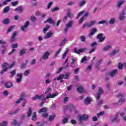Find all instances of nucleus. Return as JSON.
<instances>
[{
  "label": "nucleus",
  "mask_w": 126,
  "mask_h": 126,
  "mask_svg": "<svg viewBox=\"0 0 126 126\" xmlns=\"http://www.w3.org/2000/svg\"><path fill=\"white\" fill-rule=\"evenodd\" d=\"M59 94L58 93H56L55 94H49L48 95L45 97L44 94H42L41 95H36L35 96L32 97V100L33 101H36V100H41L42 102H45L46 101V99H50V98H55V97L58 96Z\"/></svg>",
  "instance_id": "nucleus-1"
},
{
  "label": "nucleus",
  "mask_w": 126,
  "mask_h": 126,
  "mask_svg": "<svg viewBox=\"0 0 126 126\" xmlns=\"http://www.w3.org/2000/svg\"><path fill=\"white\" fill-rule=\"evenodd\" d=\"M126 94H122V93H119L117 95V98H120V100L118 102V105H121L123 103L126 102V98H125Z\"/></svg>",
  "instance_id": "nucleus-2"
},
{
  "label": "nucleus",
  "mask_w": 126,
  "mask_h": 126,
  "mask_svg": "<svg viewBox=\"0 0 126 126\" xmlns=\"http://www.w3.org/2000/svg\"><path fill=\"white\" fill-rule=\"evenodd\" d=\"M47 111L48 108L44 107L38 110V114H42V117H43V118H47V117H48L49 115L48 113H47Z\"/></svg>",
  "instance_id": "nucleus-3"
},
{
  "label": "nucleus",
  "mask_w": 126,
  "mask_h": 126,
  "mask_svg": "<svg viewBox=\"0 0 126 126\" xmlns=\"http://www.w3.org/2000/svg\"><path fill=\"white\" fill-rule=\"evenodd\" d=\"M73 23H74V21L71 20L66 24V28L64 29V34H66V33H67V31H68V29L72 27V25L73 24Z\"/></svg>",
  "instance_id": "nucleus-4"
},
{
  "label": "nucleus",
  "mask_w": 126,
  "mask_h": 126,
  "mask_svg": "<svg viewBox=\"0 0 126 126\" xmlns=\"http://www.w3.org/2000/svg\"><path fill=\"white\" fill-rule=\"evenodd\" d=\"M96 22H97V21H96L95 20H93V21L90 22L89 23H87L83 26L82 29H85V27H87L88 28L92 27V26H93V25H94V24H96Z\"/></svg>",
  "instance_id": "nucleus-5"
},
{
  "label": "nucleus",
  "mask_w": 126,
  "mask_h": 126,
  "mask_svg": "<svg viewBox=\"0 0 126 126\" xmlns=\"http://www.w3.org/2000/svg\"><path fill=\"white\" fill-rule=\"evenodd\" d=\"M89 116L86 114H84L83 115H81L79 116V121L81 124H82L83 121H86L88 120Z\"/></svg>",
  "instance_id": "nucleus-6"
},
{
  "label": "nucleus",
  "mask_w": 126,
  "mask_h": 126,
  "mask_svg": "<svg viewBox=\"0 0 126 126\" xmlns=\"http://www.w3.org/2000/svg\"><path fill=\"white\" fill-rule=\"evenodd\" d=\"M15 65V62H12V64L10 66H9L8 67H5L4 69H2L0 72V74L1 75L3 74V73L6 72V71H7L9 68H12V67H13Z\"/></svg>",
  "instance_id": "nucleus-7"
},
{
  "label": "nucleus",
  "mask_w": 126,
  "mask_h": 126,
  "mask_svg": "<svg viewBox=\"0 0 126 126\" xmlns=\"http://www.w3.org/2000/svg\"><path fill=\"white\" fill-rule=\"evenodd\" d=\"M119 115L120 112H117L114 115L113 118L111 120L112 123H118V122H120V119H119Z\"/></svg>",
  "instance_id": "nucleus-8"
},
{
  "label": "nucleus",
  "mask_w": 126,
  "mask_h": 126,
  "mask_svg": "<svg viewBox=\"0 0 126 126\" xmlns=\"http://www.w3.org/2000/svg\"><path fill=\"white\" fill-rule=\"evenodd\" d=\"M97 38L99 39V42L102 43L105 41L106 36H104L103 33H99L97 36Z\"/></svg>",
  "instance_id": "nucleus-9"
},
{
  "label": "nucleus",
  "mask_w": 126,
  "mask_h": 126,
  "mask_svg": "<svg viewBox=\"0 0 126 126\" xmlns=\"http://www.w3.org/2000/svg\"><path fill=\"white\" fill-rule=\"evenodd\" d=\"M87 50V48H81L78 50H77V48H75L74 49V53H75V54H77V55H79L81 53H84Z\"/></svg>",
  "instance_id": "nucleus-10"
},
{
  "label": "nucleus",
  "mask_w": 126,
  "mask_h": 126,
  "mask_svg": "<svg viewBox=\"0 0 126 126\" xmlns=\"http://www.w3.org/2000/svg\"><path fill=\"white\" fill-rule=\"evenodd\" d=\"M104 92H103V89L102 88H98V91L96 94V100H100V98L101 97V94H103Z\"/></svg>",
  "instance_id": "nucleus-11"
},
{
  "label": "nucleus",
  "mask_w": 126,
  "mask_h": 126,
  "mask_svg": "<svg viewBox=\"0 0 126 126\" xmlns=\"http://www.w3.org/2000/svg\"><path fill=\"white\" fill-rule=\"evenodd\" d=\"M25 96H26V93H22L21 94L20 98L16 101V104H19V103H20L21 101H23V100H24Z\"/></svg>",
  "instance_id": "nucleus-12"
},
{
  "label": "nucleus",
  "mask_w": 126,
  "mask_h": 126,
  "mask_svg": "<svg viewBox=\"0 0 126 126\" xmlns=\"http://www.w3.org/2000/svg\"><path fill=\"white\" fill-rule=\"evenodd\" d=\"M17 78L16 81L17 83H20L22 81V77H23V74L22 73H18L17 74Z\"/></svg>",
  "instance_id": "nucleus-13"
},
{
  "label": "nucleus",
  "mask_w": 126,
  "mask_h": 126,
  "mask_svg": "<svg viewBox=\"0 0 126 126\" xmlns=\"http://www.w3.org/2000/svg\"><path fill=\"white\" fill-rule=\"evenodd\" d=\"M93 100V99L91 97H87L84 99V104L85 105H90V104H91V102H92Z\"/></svg>",
  "instance_id": "nucleus-14"
},
{
  "label": "nucleus",
  "mask_w": 126,
  "mask_h": 126,
  "mask_svg": "<svg viewBox=\"0 0 126 126\" xmlns=\"http://www.w3.org/2000/svg\"><path fill=\"white\" fill-rule=\"evenodd\" d=\"M119 19L120 21H124L126 19V13L121 11L119 14Z\"/></svg>",
  "instance_id": "nucleus-15"
},
{
  "label": "nucleus",
  "mask_w": 126,
  "mask_h": 126,
  "mask_svg": "<svg viewBox=\"0 0 126 126\" xmlns=\"http://www.w3.org/2000/svg\"><path fill=\"white\" fill-rule=\"evenodd\" d=\"M102 62H103V59H100V60H98L97 62L96 63L95 66V68H96L97 70H100V65L102 63Z\"/></svg>",
  "instance_id": "nucleus-16"
},
{
  "label": "nucleus",
  "mask_w": 126,
  "mask_h": 126,
  "mask_svg": "<svg viewBox=\"0 0 126 126\" xmlns=\"http://www.w3.org/2000/svg\"><path fill=\"white\" fill-rule=\"evenodd\" d=\"M119 71L118 69L113 70L109 72V75L111 77H115L116 75H117Z\"/></svg>",
  "instance_id": "nucleus-17"
},
{
  "label": "nucleus",
  "mask_w": 126,
  "mask_h": 126,
  "mask_svg": "<svg viewBox=\"0 0 126 126\" xmlns=\"http://www.w3.org/2000/svg\"><path fill=\"white\" fill-rule=\"evenodd\" d=\"M67 109H69L70 111H72L73 110H74V109H75V108L74 107V106H73V105L71 104L69 105H65L64 106V111H66Z\"/></svg>",
  "instance_id": "nucleus-18"
},
{
  "label": "nucleus",
  "mask_w": 126,
  "mask_h": 126,
  "mask_svg": "<svg viewBox=\"0 0 126 126\" xmlns=\"http://www.w3.org/2000/svg\"><path fill=\"white\" fill-rule=\"evenodd\" d=\"M53 35H54V32H47L44 36V39H50Z\"/></svg>",
  "instance_id": "nucleus-19"
},
{
  "label": "nucleus",
  "mask_w": 126,
  "mask_h": 126,
  "mask_svg": "<svg viewBox=\"0 0 126 126\" xmlns=\"http://www.w3.org/2000/svg\"><path fill=\"white\" fill-rule=\"evenodd\" d=\"M30 24V22H29V21H27L25 24V25L21 27V30H22V31L24 32L25 31V28H27V27L29 26Z\"/></svg>",
  "instance_id": "nucleus-20"
},
{
  "label": "nucleus",
  "mask_w": 126,
  "mask_h": 126,
  "mask_svg": "<svg viewBox=\"0 0 126 126\" xmlns=\"http://www.w3.org/2000/svg\"><path fill=\"white\" fill-rule=\"evenodd\" d=\"M6 88H11L13 87V84L10 81H8L5 83Z\"/></svg>",
  "instance_id": "nucleus-21"
},
{
  "label": "nucleus",
  "mask_w": 126,
  "mask_h": 126,
  "mask_svg": "<svg viewBox=\"0 0 126 126\" xmlns=\"http://www.w3.org/2000/svg\"><path fill=\"white\" fill-rule=\"evenodd\" d=\"M49 56H50V53H49V51L46 52L41 57L42 60H48L49 59Z\"/></svg>",
  "instance_id": "nucleus-22"
},
{
  "label": "nucleus",
  "mask_w": 126,
  "mask_h": 126,
  "mask_svg": "<svg viewBox=\"0 0 126 126\" xmlns=\"http://www.w3.org/2000/svg\"><path fill=\"white\" fill-rule=\"evenodd\" d=\"M123 3H125V0H119L118 1H117L116 5L117 7H118V8H120L121 6L123 5Z\"/></svg>",
  "instance_id": "nucleus-23"
},
{
  "label": "nucleus",
  "mask_w": 126,
  "mask_h": 126,
  "mask_svg": "<svg viewBox=\"0 0 126 126\" xmlns=\"http://www.w3.org/2000/svg\"><path fill=\"white\" fill-rule=\"evenodd\" d=\"M111 49H112V46L108 45L102 48V51H103V52H107L109 50H111Z\"/></svg>",
  "instance_id": "nucleus-24"
},
{
  "label": "nucleus",
  "mask_w": 126,
  "mask_h": 126,
  "mask_svg": "<svg viewBox=\"0 0 126 126\" xmlns=\"http://www.w3.org/2000/svg\"><path fill=\"white\" fill-rule=\"evenodd\" d=\"M16 36H17V32H14L11 38V39H10L11 42H14L16 40V38H15V37H16Z\"/></svg>",
  "instance_id": "nucleus-25"
},
{
  "label": "nucleus",
  "mask_w": 126,
  "mask_h": 126,
  "mask_svg": "<svg viewBox=\"0 0 126 126\" xmlns=\"http://www.w3.org/2000/svg\"><path fill=\"white\" fill-rule=\"evenodd\" d=\"M45 23H50V24H54V25H55V24H56V23H55V21H54V20H53L52 18H48V19H47L46 21H45L44 22Z\"/></svg>",
  "instance_id": "nucleus-26"
},
{
  "label": "nucleus",
  "mask_w": 126,
  "mask_h": 126,
  "mask_svg": "<svg viewBox=\"0 0 126 126\" xmlns=\"http://www.w3.org/2000/svg\"><path fill=\"white\" fill-rule=\"evenodd\" d=\"M15 11H17L18 12H19V13H22V12L23 11V8H22V6H19L15 8L14 9Z\"/></svg>",
  "instance_id": "nucleus-27"
},
{
  "label": "nucleus",
  "mask_w": 126,
  "mask_h": 126,
  "mask_svg": "<svg viewBox=\"0 0 126 126\" xmlns=\"http://www.w3.org/2000/svg\"><path fill=\"white\" fill-rule=\"evenodd\" d=\"M55 118H56V114H55V113H53V114H52V115H50L49 116L48 121L49 122H53V121H54V120H55Z\"/></svg>",
  "instance_id": "nucleus-28"
},
{
  "label": "nucleus",
  "mask_w": 126,
  "mask_h": 126,
  "mask_svg": "<svg viewBox=\"0 0 126 126\" xmlns=\"http://www.w3.org/2000/svg\"><path fill=\"white\" fill-rule=\"evenodd\" d=\"M96 32H97V29L93 28L90 33V35H89L90 37V36H93V35H94V34H95V33H96Z\"/></svg>",
  "instance_id": "nucleus-29"
},
{
  "label": "nucleus",
  "mask_w": 126,
  "mask_h": 126,
  "mask_svg": "<svg viewBox=\"0 0 126 126\" xmlns=\"http://www.w3.org/2000/svg\"><path fill=\"white\" fill-rule=\"evenodd\" d=\"M19 111H20V108H18L17 109L13 111H11L9 113V115H15V114H17L18 112H19Z\"/></svg>",
  "instance_id": "nucleus-30"
},
{
  "label": "nucleus",
  "mask_w": 126,
  "mask_h": 126,
  "mask_svg": "<svg viewBox=\"0 0 126 126\" xmlns=\"http://www.w3.org/2000/svg\"><path fill=\"white\" fill-rule=\"evenodd\" d=\"M31 115H32V108L31 107H29L27 112L28 118H30V117H31Z\"/></svg>",
  "instance_id": "nucleus-31"
},
{
  "label": "nucleus",
  "mask_w": 126,
  "mask_h": 126,
  "mask_svg": "<svg viewBox=\"0 0 126 126\" xmlns=\"http://www.w3.org/2000/svg\"><path fill=\"white\" fill-rule=\"evenodd\" d=\"M51 28V26L50 25H46V27L44 28L43 32L44 34H46L47 33V32L48 31V30H49V29Z\"/></svg>",
  "instance_id": "nucleus-32"
},
{
  "label": "nucleus",
  "mask_w": 126,
  "mask_h": 126,
  "mask_svg": "<svg viewBox=\"0 0 126 126\" xmlns=\"http://www.w3.org/2000/svg\"><path fill=\"white\" fill-rule=\"evenodd\" d=\"M10 23V20H9V19H8V18L4 19L2 22V23H3V24H5V25L8 24Z\"/></svg>",
  "instance_id": "nucleus-33"
},
{
  "label": "nucleus",
  "mask_w": 126,
  "mask_h": 126,
  "mask_svg": "<svg viewBox=\"0 0 126 126\" xmlns=\"http://www.w3.org/2000/svg\"><path fill=\"white\" fill-rule=\"evenodd\" d=\"M10 9V7H9V6H7L3 9V13H7V12H8V11H9Z\"/></svg>",
  "instance_id": "nucleus-34"
},
{
  "label": "nucleus",
  "mask_w": 126,
  "mask_h": 126,
  "mask_svg": "<svg viewBox=\"0 0 126 126\" xmlns=\"http://www.w3.org/2000/svg\"><path fill=\"white\" fill-rule=\"evenodd\" d=\"M16 74V69H14L10 72V77H13Z\"/></svg>",
  "instance_id": "nucleus-35"
},
{
  "label": "nucleus",
  "mask_w": 126,
  "mask_h": 126,
  "mask_svg": "<svg viewBox=\"0 0 126 126\" xmlns=\"http://www.w3.org/2000/svg\"><path fill=\"white\" fill-rule=\"evenodd\" d=\"M67 16L70 18H72L73 16L70 13V9H67Z\"/></svg>",
  "instance_id": "nucleus-36"
},
{
  "label": "nucleus",
  "mask_w": 126,
  "mask_h": 126,
  "mask_svg": "<svg viewBox=\"0 0 126 126\" xmlns=\"http://www.w3.org/2000/svg\"><path fill=\"white\" fill-rule=\"evenodd\" d=\"M65 43H66V39H64L61 41L60 44L59 45V47H63V46H64V44H65Z\"/></svg>",
  "instance_id": "nucleus-37"
},
{
  "label": "nucleus",
  "mask_w": 126,
  "mask_h": 126,
  "mask_svg": "<svg viewBox=\"0 0 126 126\" xmlns=\"http://www.w3.org/2000/svg\"><path fill=\"white\" fill-rule=\"evenodd\" d=\"M106 25H109V22L108 21H106L105 20H102V21H99L98 22V24H105Z\"/></svg>",
  "instance_id": "nucleus-38"
},
{
  "label": "nucleus",
  "mask_w": 126,
  "mask_h": 126,
  "mask_svg": "<svg viewBox=\"0 0 126 126\" xmlns=\"http://www.w3.org/2000/svg\"><path fill=\"white\" fill-rule=\"evenodd\" d=\"M86 3V0H82L79 3V6H83Z\"/></svg>",
  "instance_id": "nucleus-39"
},
{
  "label": "nucleus",
  "mask_w": 126,
  "mask_h": 126,
  "mask_svg": "<svg viewBox=\"0 0 126 126\" xmlns=\"http://www.w3.org/2000/svg\"><path fill=\"white\" fill-rule=\"evenodd\" d=\"M77 91L79 93H82V92L83 91V87L82 86L78 87L77 89Z\"/></svg>",
  "instance_id": "nucleus-40"
},
{
  "label": "nucleus",
  "mask_w": 126,
  "mask_h": 126,
  "mask_svg": "<svg viewBox=\"0 0 126 126\" xmlns=\"http://www.w3.org/2000/svg\"><path fill=\"white\" fill-rule=\"evenodd\" d=\"M91 70H92V65H89V66L87 67L86 70V72L87 73H89V72H90Z\"/></svg>",
  "instance_id": "nucleus-41"
},
{
  "label": "nucleus",
  "mask_w": 126,
  "mask_h": 126,
  "mask_svg": "<svg viewBox=\"0 0 126 126\" xmlns=\"http://www.w3.org/2000/svg\"><path fill=\"white\" fill-rule=\"evenodd\" d=\"M115 22H116V19L115 18H112L108 22V24H115Z\"/></svg>",
  "instance_id": "nucleus-42"
},
{
  "label": "nucleus",
  "mask_w": 126,
  "mask_h": 126,
  "mask_svg": "<svg viewBox=\"0 0 126 126\" xmlns=\"http://www.w3.org/2000/svg\"><path fill=\"white\" fill-rule=\"evenodd\" d=\"M61 52H62V49H59V50L58 51H57L56 52V53H55V55H54V58L56 59V58H58V56H59V54H60V53H61Z\"/></svg>",
  "instance_id": "nucleus-43"
},
{
  "label": "nucleus",
  "mask_w": 126,
  "mask_h": 126,
  "mask_svg": "<svg viewBox=\"0 0 126 126\" xmlns=\"http://www.w3.org/2000/svg\"><path fill=\"white\" fill-rule=\"evenodd\" d=\"M62 123L63 125L67 124V123H68V118L64 117V119L62 120Z\"/></svg>",
  "instance_id": "nucleus-44"
},
{
  "label": "nucleus",
  "mask_w": 126,
  "mask_h": 126,
  "mask_svg": "<svg viewBox=\"0 0 126 126\" xmlns=\"http://www.w3.org/2000/svg\"><path fill=\"white\" fill-rule=\"evenodd\" d=\"M64 77V74H61L57 78V80H62Z\"/></svg>",
  "instance_id": "nucleus-45"
},
{
  "label": "nucleus",
  "mask_w": 126,
  "mask_h": 126,
  "mask_svg": "<svg viewBox=\"0 0 126 126\" xmlns=\"http://www.w3.org/2000/svg\"><path fill=\"white\" fill-rule=\"evenodd\" d=\"M6 66H9V64L8 63L5 62L2 65V69H4Z\"/></svg>",
  "instance_id": "nucleus-46"
},
{
  "label": "nucleus",
  "mask_w": 126,
  "mask_h": 126,
  "mask_svg": "<svg viewBox=\"0 0 126 126\" xmlns=\"http://www.w3.org/2000/svg\"><path fill=\"white\" fill-rule=\"evenodd\" d=\"M0 126H7V121H3L0 123Z\"/></svg>",
  "instance_id": "nucleus-47"
},
{
  "label": "nucleus",
  "mask_w": 126,
  "mask_h": 126,
  "mask_svg": "<svg viewBox=\"0 0 126 126\" xmlns=\"http://www.w3.org/2000/svg\"><path fill=\"white\" fill-rule=\"evenodd\" d=\"M36 116H37V115L36 114V112H33V116H32V121H36V120H37Z\"/></svg>",
  "instance_id": "nucleus-48"
},
{
  "label": "nucleus",
  "mask_w": 126,
  "mask_h": 126,
  "mask_svg": "<svg viewBox=\"0 0 126 126\" xmlns=\"http://www.w3.org/2000/svg\"><path fill=\"white\" fill-rule=\"evenodd\" d=\"M26 52V49H23L20 51V56H22L23 55H24Z\"/></svg>",
  "instance_id": "nucleus-49"
},
{
  "label": "nucleus",
  "mask_w": 126,
  "mask_h": 126,
  "mask_svg": "<svg viewBox=\"0 0 126 126\" xmlns=\"http://www.w3.org/2000/svg\"><path fill=\"white\" fill-rule=\"evenodd\" d=\"M36 19H37V18L33 15L31 17V20L33 22H35Z\"/></svg>",
  "instance_id": "nucleus-50"
},
{
  "label": "nucleus",
  "mask_w": 126,
  "mask_h": 126,
  "mask_svg": "<svg viewBox=\"0 0 126 126\" xmlns=\"http://www.w3.org/2000/svg\"><path fill=\"white\" fill-rule=\"evenodd\" d=\"M27 64V63H22L21 65V66H20L21 69H23V68H25V67H26Z\"/></svg>",
  "instance_id": "nucleus-51"
},
{
  "label": "nucleus",
  "mask_w": 126,
  "mask_h": 126,
  "mask_svg": "<svg viewBox=\"0 0 126 126\" xmlns=\"http://www.w3.org/2000/svg\"><path fill=\"white\" fill-rule=\"evenodd\" d=\"M70 73H66V74H65V75H64V79H68V77H69L70 75Z\"/></svg>",
  "instance_id": "nucleus-52"
},
{
  "label": "nucleus",
  "mask_w": 126,
  "mask_h": 126,
  "mask_svg": "<svg viewBox=\"0 0 126 126\" xmlns=\"http://www.w3.org/2000/svg\"><path fill=\"white\" fill-rule=\"evenodd\" d=\"M14 27H15V26H12L10 28H9V29L7 31V33H9V32H11V31L12 30V29H13V28H14Z\"/></svg>",
  "instance_id": "nucleus-53"
},
{
  "label": "nucleus",
  "mask_w": 126,
  "mask_h": 126,
  "mask_svg": "<svg viewBox=\"0 0 126 126\" xmlns=\"http://www.w3.org/2000/svg\"><path fill=\"white\" fill-rule=\"evenodd\" d=\"M30 70H27L24 73V74L25 75V76H27L28 75H29V73H30Z\"/></svg>",
  "instance_id": "nucleus-54"
},
{
  "label": "nucleus",
  "mask_w": 126,
  "mask_h": 126,
  "mask_svg": "<svg viewBox=\"0 0 126 126\" xmlns=\"http://www.w3.org/2000/svg\"><path fill=\"white\" fill-rule=\"evenodd\" d=\"M84 12H85V11H82L80 13H79V14H78V16H77V19H78V18H79V17H80V16H81V15H82V14H83Z\"/></svg>",
  "instance_id": "nucleus-55"
},
{
  "label": "nucleus",
  "mask_w": 126,
  "mask_h": 126,
  "mask_svg": "<svg viewBox=\"0 0 126 126\" xmlns=\"http://www.w3.org/2000/svg\"><path fill=\"white\" fill-rule=\"evenodd\" d=\"M124 66V64L121 63H120L118 64V68L119 69H123V67Z\"/></svg>",
  "instance_id": "nucleus-56"
},
{
  "label": "nucleus",
  "mask_w": 126,
  "mask_h": 126,
  "mask_svg": "<svg viewBox=\"0 0 126 126\" xmlns=\"http://www.w3.org/2000/svg\"><path fill=\"white\" fill-rule=\"evenodd\" d=\"M114 54L116 55V54H118L119 52H120V48H117L113 51Z\"/></svg>",
  "instance_id": "nucleus-57"
},
{
  "label": "nucleus",
  "mask_w": 126,
  "mask_h": 126,
  "mask_svg": "<svg viewBox=\"0 0 126 126\" xmlns=\"http://www.w3.org/2000/svg\"><path fill=\"white\" fill-rule=\"evenodd\" d=\"M35 63H36V59H34L30 63V65H33V64H35Z\"/></svg>",
  "instance_id": "nucleus-58"
},
{
  "label": "nucleus",
  "mask_w": 126,
  "mask_h": 126,
  "mask_svg": "<svg viewBox=\"0 0 126 126\" xmlns=\"http://www.w3.org/2000/svg\"><path fill=\"white\" fill-rule=\"evenodd\" d=\"M54 3V2H50L48 5H47V9H49V8H51V6H52V5H53V4Z\"/></svg>",
  "instance_id": "nucleus-59"
},
{
  "label": "nucleus",
  "mask_w": 126,
  "mask_h": 126,
  "mask_svg": "<svg viewBox=\"0 0 126 126\" xmlns=\"http://www.w3.org/2000/svg\"><path fill=\"white\" fill-rule=\"evenodd\" d=\"M87 61V56H85V57H84L82 58V60L81 61V63H84V62H85V61Z\"/></svg>",
  "instance_id": "nucleus-60"
},
{
  "label": "nucleus",
  "mask_w": 126,
  "mask_h": 126,
  "mask_svg": "<svg viewBox=\"0 0 126 126\" xmlns=\"http://www.w3.org/2000/svg\"><path fill=\"white\" fill-rule=\"evenodd\" d=\"M51 82H52V80H51L50 79H47L45 81V83H46V84H50V83Z\"/></svg>",
  "instance_id": "nucleus-61"
},
{
  "label": "nucleus",
  "mask_w": 126,
  "mask_h": 126,
  "mask_svg": "<svg viewBox=\"0 0 126 126\" xmlns=\"http://www.w3.org/2000/svg\"><path fill=\"white\" fill-rule=\"evenodd\" d=\"M84 17L85 16H83L79 21V23L80 24H81V23H82V22H83V21H84Z\"/></svg>",
  "instance_id": "nucleus-62"
},
{
  "label": "nucleus",
  "mask_w": 126,
  "mask_h": 126,
  "mask_svg": "<svg viewBox=\"0 0 126 126\" xmlns=\"http://www.w3.org/2000/svg\"><path fill=\"white\" fill-rule=\"evenodd\" d=\"M104 114V111L99 112L97 114V116L98 117V118H100V116H103Z\"/></svg>",
  "instance_id": "nucleus-63"
},
{
  "label": "nucleus",
  "mask_w": 126,
  "mask_h": 126,
  "mask_svg": "<svg viewBox=\"0 0 126 126\" xmlns=\"http://www.w3.org/2000/svg\"><path fill=\"white\" fill-rule=\"evenodd\" d=\"M80 39H81L82 42H85V39L86 38L85 36H81L80 37Z\"/></svg>",
  "instance_id": "nucleus-64"
}]
</instances>
